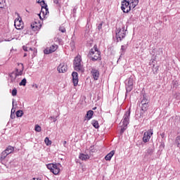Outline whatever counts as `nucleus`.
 Listing matches in <instances>:
<instances>
[{"instance_id": "obj_1", "label": "nucleus", "mask_w": 180, "mask_h": 180, "mask_svg": "<svg viewBox=\"0 0 180 180\" xmlns=\"http://www.w3.org/2000/svg\"><path fill=\"white\" fill-rule=\"evenodd\" d=\"M139 5V0H124L122 2L121 9L124 13H129Z\"/></svg>"}, {"instance_id": "obj_2", "label": "nucleus", "mask_w": 180, "mask_h": 180, "mask_svg": "<svg viewBox=\"0 0 180 180\" xmlns=\"http://www.w3.org/2000/svg\"><path fill=\"white\" fill-rule=\"evenodd\" d=\"M74 70L80 72H84V66L82 65V58L81 56L77 55L73 62Z\"/></svg>"}, {"instance_id": "obj_3", "label": "nucleus", "mask_w": 180, "mask_h": 180, "mask_svg": "<svg viewBox=\"0 0 180 180\" xmlns=\"http://www.w3.org/2000/svg\"><path fill=\"white\" fill-rule=\"evenodd\" d=\"M130 122V110H128L127 112H125L123 118L121 121V123H122V126L121 128L120 133H124V130L127 129V125L129 124Z\"/></svg>"}, {"instance_id": "obj_4", "label": "nucleus", "mask_w": 180, "mask_h": 180, "mask_svg": "<svg viewBox=\"0 0 180 180\" xmlns=\"http://www.w3.org/2000/svg\"><path fill=\"white\" fill-rule=\"evenodd\" d=\"M89 56L91 57L92 61H98V60H101V51L98 50L96 46H94V49L90 50Z\"/></svg>"}, {"instance_id": "obj_5", "label": "nucleus", "mask_w": 180, "mask_h": 180, "mask_svg": "<svg viewBox=\"0 0 180 180\" xmlns=\"http://www.w3.org/2000/svg\"><path fill=\"white\" fill-rule=\"evenodd\" d=\"M127 33V30H126L124 25H122L120 27L117 28V30H116L117 40L122 41V39L126 37Z\"/></svg>"}, {"instance_id": "obj_6", "label": "nucleus", "mask_w": 180, "mask_h": 180, "mask_svg": "<svg viewBox=\"0 0 180 180\" xmlns=\"http://www.w3.org/2000/svg\"><path fill=\"white\" fill-rule=\"evenodd\" d=\"M48 169H50L51 172H53L54 175H58L60 171L61 164L60 163H50L46 165Z\"/></svg>"}, {"instance_id": "obj_7", "label": "nucleus", "mask_w": 180, "mask_h": 180, "mask_svg": "<svg viewBox=\"0 0 180 180\" xmlns=\"http://www.w3.org/2000/svg\"><path fill=\"white\" fill-rule=\"evenodd\" d=\"M148 110V104H141V111L140 112V117L146 119L147 115H148V112H147V110Z\"/></svg>"}, {"instance_id": "obj_8", "label": "nucleus", "mask_w": 180, "mask_h": 180, "mask_svg": "<svg viewBox=\"0 0 180 180\" xmlns=\"http://www.w3.org/2000/svg\"><path fill=\"white\" fill-rule=\"evenodd\" d=\"M134 82L131 77L127 79L126 91L127 92H131L133 91Z\"/></svg>"}, {"instance_id": "obj_9", "label": "nucleus", "mask_w": 180, "mask_h": 180, "mask_svg": "<svg viewBox=\"0 0 180 180\" xmlns=\"http://www.w3.org/2000/svg\"><path fill=\"white\" fill-rule=\"evenodd\" d=\"M31 29L33 32H39L41 29V22L39 20H35L31 23Z\"/></svg>"}, {"instance_id": "obj_10", "label": "nucleus", "mask_w": 180, "mask_h": 180, "mask_svg": "<svg viewBox=\"0 0 180 180\" xmlns=\"http://www.w3.org/2000/svg\"><path fill=\"white\" fill-rule=\"evenodd\" d=\"M151 136H153V129H149L144 132L143 137V143H148L151 139Z\"/></svg>"}, {"instance_id": "obj_11", "label": "nucleus", "mask_w": 180, "mask_h": 180, "mask_svg": "<svg viewBox=\"0 0 180 180\" xmlns=\"http://www.w3.org/2000/svg\"><path fill=\"white\" fill-rule=\"evenodd\" d=\"M14 25L15 29L18 30H20V29H22L23 27V21H22V18L20 17H18L16 18L14 21Z\"/></svg>"}, {"instance_id": "obj_12", "label": "nucleus", "mask_w": 180, "mask_h": 180, "mask_svg": "<svg viewBox=\"0 0 180 180\" xmlns=\"http://www.w3.org/2000/svg\"><path fill=\"white\" fill-rule=\"evenodd\" d=\"M23 70H25L23 65L22 63H18V68H16L13 72L17 77H21V75H23Z\"/></svg>"}, {"instance_id": "obj_13", "label": "nucleus", "mask_w": 180, "mask_h": 180, "mask_svg": "<svg viewBox=\"0 0 180 180\" xmlns=\"http://www.w3.org/2000/svg\"><path fill=\"white\" fill-rule=\"evenodd\" d=\"M91 74L94 78V81H98L99 79V70L95 68H92L91 70Z\"/></svg>"}, {"instance_id": "obj_14", "label": "nucleus", "mask_w": 180, "mask_h": 180, "mask_svg": "<svg viewBox=\"0 0 180 180\" xmlns=\"http://www.w3.org/2000/svg\"><path fill=\"white\" fill-rule=\"evenodd\" d=\"M57 49H58V46L57 45H52L49 48H46L44 51V54H51V53H54V51H56Z\"/></svg>"}, {"instance_id": "obj_15", "label": "nucleus", "mask_w": 180, "mask_h": 180, "mask_svg": "<svg viewBox=\"0 0 180 180\" xmlns=\"http://www.w3.org/2000/svg\"><path fill=\"white\" fill-rule=\"evenodd\" d=\"M68 70V68H67V65H65V63H60L58 67V72H67V70Z\"/></svg>"}, {"instance_id": "obj_16", "label": "nucleus", "mask_w": 180, "mask_h": 180, "mask_svg": "<svg viewBox=\"0 0 180 180\" xmlns=\"http://www.w3.org/2000/svg\"><path fill=\"white\" fill-rule=\"evenodd\" d=\"M72 77L74 86H77V85H78V73L77 72H73L72 73Z\"/></svg>"}, {"instance_id": "obj_17", "label": "nucleus", "mask_w": 180, "mask_h": 180, "mask_svg": "<svg viewBox=\"0 0 180 180\" xmlns=\"http://www.w3.org/2000/svg\"><path fill=\"white\" fill-rule=\"evenodd\" d=\"M89 158H91V156H89L88 154L80 153L79 155V159L82 161H86V160H89Z\"/></svg>"}, {"instance_id": "obj_18", "label": "nucleus", "mask_w": 180, "mask_h": 180, "mask_svg": "<svg viewBox=\"0 0 180 180\" xmlns=\"http://www.w3.org/2000/svg\"><path fill=\"white\" fill-rule=\"evenodd\" d=\"M141 105L148 104L150 103V101H148V98L146 95H143V96L140 98Z\"/></svg>"}, {"instance_id": "obj_19", "label": "nucleus", "mask_w": 180, "mask_h": 180, "mask_svg": "<svg viewBox=\"0 0 180 180\" xmlns=\"http://www.w3.org/2000/svg\"><path fill=\"white\" fill-rule=\"evenodd\" d=\"M115 150H112L110 151L105 157V161H110L112 160V157H113V155H115Z\"/></svg>"}, {"instance_id": "obj_20", "label": "nucleus", "mask_w": 180, "mask_h": 180, "mask_svg": "<svg viewBox=\"0 0 180 180\" xmlns=\"http://www.w3.org/2000/svg\"><path fill=\"white\" fill-rule=\"evenodd\" d=\"M41 13L42 15H47V13H49V8H47V6L41 8V13L39 14L40 19H41Z\"/></svg>"}, {"instance_id": "obj_21", "label": "nucleus", "mask_w": 180, "mask_h": 180, "mask_svg": "<svg viewBox=\"0 0 180 180\" xmlns=\"http://www.w3.org/2000/svg\"><path fill=\"white\" fill-rule=\"evenodd\" d=\"M9 77L11 82H15V81H16V78H18V76L15 75V72L10 73Z\"/></svg>"}, {"instance_id": "obj_22", "label": "nucleus", "mask_w": 180, "mask_h": 180, "mask_svg": "<svg viewBox=\"0 0 180 180\" xmlns=\"http://www.w3.org/2000/svg\"><path fill=\"white\" fill-rule=\"evenodd\" d=\"M4 151H6L7 153V154H8V155L12 154V153L13 151H15V148H13V146H9L6 148V149Z\"/></svg>"}, {"instance_id": "obj_23", "label": "nucleus", "mask_w": 180, "mask_h": 180, "mask_svg": "<svg viewBox=\"0 0 180 180\" xmlns=\"http://www.w3.org/2000/svg\"><path fill=\"white\" fill-rule=\"evenodd\" d=\"M93 116H94V111L92 110H89L86 115V117H87V120H91Z\"/></svg>"}, {"instance_id": "obj_24", "label": "nucleus", "mask_w": 180, "mask_h": 180, "mask_svg": "<svg viewBox=\"0 0 180 180\" xmlns=\"http://www.w3.org/2000/svg\"><path fill=\"white\" fill-rule=\"evenodd\" d=\"M174 143L176 147H178V148H180V135L176 137Z\"/></svg>"}, {"instance_id": "obj_25", "label": "nucleus", "mask_w": 180, "mask_h": 180, "mask_svg": "<svg viewBox=\"0 0 180 180\" xmlns=\"http://www.w3.org/2000/svg\"><path fill=\"white\" fill-rule=\"evenodd\" d=\"M91 124L95 129H99V122H98V121L95 120H92Z\"/></svg>"}, {"instance_id": "obj_26", "label": "nucleus", "mask_w": 180, "mask_h": 180, "mask_svg": "<svg viewBox=\"0 0 180 180\" xmlns=\"http://www.w3.org/2000/svg\"><path fill=\"white\" fill-rule=\"evenodd\" d=\"M8 154L6 152V150H4L2 153H1V158L0 160L1 161H3V160H5V158H6V157H8Z\"/></svg>"}, {"instance_id": "obj_27", "label": "nucleus", "mask_w": 180, "mask_h": 180, "mask_svg": "<svg viewBox=\"0 0 180 180\" xmlns=\"http://www.w3.org/2000/svg\"><path fill=\"white\" fill-rule=\"evenodd\" d=\"M27 82V80H26V78H24L22 79V81L19 83L20 86H26V83Z\"/></svg>"}, {"instance_id": "obj_28", "label": "nucleus", "mask_w": 180, "mask_h": 180, "mask_svg": "<svg viewBox=\"0 0 180 180\" xmlns=\"http://www.w3.org/2000/svg\"><path fill=\"white\" fill-rule=\"evenodd\" d=\"M153 153H154V149L149 148L146 150V154L148 155H153Z\"/></svg>"}, {"instance_id": "obj_29", "label": "nucleus", "mask_w": 180, "mask_h": 180, "mask_svg": "<svg viewBox=\"0 0 180 180\" xmlns=\"http://www.w3.org/2000/svg\"><path fill=\"white\" fill-rule=\"evenodd\" d=\"M15 115L17 116V117H22V116H23V111L22 110H18L16 112H15Z\"/></svg>"}, {"instance_id": "obj_30", "label": "nucleus", "mask_w": 180, "mask_h": 180, "mask_svg": "<svg viewBox=\"0 0 180 180\" xmlns=\"http://www.w3.org/2000/svg\"><path fill=\"white\" fill-rule=\"evenodd\" d=\"M127 49V45H122L121 46V54H124V52Z\"/></svg>"}, {"instance_id": "obj_31", "label": "nucleus", "mask_w": 180, "mask_h": 180, "mask_svg": "<svg viewBox=\"0 0 180 180\" xmlns=\"http://www.w3.org/2000/svg\"><path fill=\"white\" fill-rule=\"evenodd\" d=\"M44 143L46 146H51V141L49 139V137H46L44 139Z\"/></svg>"}, {"instance_id": "obj_32", "label": "nucleus", "mask_w": 180, "mask_h": 180, "mask_svg": "<svg viewBox=\"0 0 180 180\" xmlns=\"http://www.w3.org/2000/svg\"><path fill=\"white\" fill-rule=\"evenodd\" d=\"M34 130H35V131L40 133V131H41V127H40L39 124H36Z\"/></svg>"}, {"instance_id": "obj_33", "label": "nucleus", "mask_w": 180, "mask_h": 180, "mask_svg": "<svg viewBox=\"0 0 180 180\" xmlns=\"http://www.w3.org/2000/svg\"><path fill=\"white\" fill-rule=\"evenodd\" d=\"M12 96H16V95H18V90L16 89V88H14L13 90H12Z\"/></svg>"}, {"instance_id": "obj_34", "label": "nucleus", "mask_w": 180, "mask_h": 180, "mask_svg": "<svg viewBox=\"0 0 180 180\" xmlns=\"http://www.w3.org/2000/svg\"><path fill=\"white\" fill-rule=\"evenodd\" d=\"M14 103H15V99H13V103H12L13 108L11 109V113H15V112Z\"/></svg>"}, {"instance_id": "obj_35", "label": "nucleus", "mask_w": 180, "mask_h": 180, "mask_svg": "<svg viewBox=\"0 0 180 180\" xmlns=\"http://www.w3.org/2000/svg\"><path fill=\"white\" fill-rule=\"evenodd\" d=\"M59 31L61 32V33H65L66 30H65V27L60 26L59 27Z\"/></svg>"}, {"instance_id": "obj_36", "label": "nucleus", "mask_w": 180, "mask_h": 180, "mask_svg": "<svg viewBox=\"0 0 180 180\" xmlns=\"http://www.w3.org/2000/svg\"><path fill=\"white\" fill-rule=\"evenodd\" d=\"M4 8V1L0 0V9Z\"/></svg>"}, {"instance_id": "obj_37", "label": "nucleus", "mask_w": 180, "mask_h": 180, "mask_svg": "<svg viewBox=\"0 0 180 180\" xmlns=\"http://www.w3.org/2000/svg\"><path fill=\"white\" fill-rule=\"evenodd\" d=\"M102 25H103L102 22L100 23V24H98V30H101L102 29Z\"/></svg>"}, {"instance_id": "obj_38", "label": "nucleus", "mask_w": 180, "mask_h": 180, "mask_svg": "<svg viewBox=\"0 0 180 180\" xmlns=\"http://www.w3.org/2000/svg\"><path fill=\"white\" fill-rule=\"evenodd\" d=\"M22 49L24 50V51H27V46H23Z\"/></svg>"}, {"instance_id": "obj_39", "label": "nucleus", "mask_w": 180, "mask_h": 180, "mask_svg": "<svg viewBox=\"0 0 180 180\" xmlns=\"http://www.w3.org/2000/svg\"><path fill=\"white\" fill-rule=\"evenodd\" d=\"M37 2L38 4H41L42 2H43V4H44V1H43V0H37Z\"/></svg>"}, {"instance_id": "obj_40", "label": "nucleus", "mask_w": 180, "mask_h": 180, "mask_svg": "<svg viewBox=\"0 0 180 180\" xmlns=\"http://www.w3.org/2000/svg\"><path fill=\"white\" fill-rule=\"evenodd\" d=\"M11 119H15V113L11 114Z\"/></svg>"}, {"instance_id": "obj_41", "label": "nucleus", "mask_w": 180, "mask_h": 180, "mask_svg": "<svg viewBox=\"0 0 180 180\" xmlns=\"http://www.w3.org/2000/svg\"><path fill=\"white\" fill-rule=\"evenodd\" d=\"M33 88H36V89H37V88H39V86L37 84H34L32 85Z\"/></svg>"}, {"instance_id": "obj_42", "label": "nucleus", "mask_w": 180, "mask_h": 180, "mask_svg": "<svg viewBox=\"0 0 180 180\" xmlns=\"http://www.w3.org/2000/svg\"><path fill=\"white\" fill-rule=\"evenodd\" d=\"M50 119H52L54 122H57V119H56L54 117H50Z\"/></svg>"}, {"instance_id": "obj_43", "label": "nucleus", "mask_w": 180, "mask_h": 180, "mask_svg": "<svg viewBox=\"0 0 180 180\" xmlns=\"http://www.w3.org/2000/svg\"><path fill=\"white\" fill-rule=\"evenodd\" d=\"M160 136L162 137V139H164V137H165V133H162L160 134Z\"/></svg>"}, {"instance_id": "obj_44", "label": "nucleus", "mask_w": 180, "mask_h": 180, "mask_svg": "<svg viewBox=\"0 0 180 180\" xmlns=\"http://www.w3.org/2000/svg\"><path fill=\"white\" fill-rule=\"evenodd\" d=\"M53 2L57 5L58 4V0H53Z\"/></svg>"}, {"instance_id": "obj_45", "label": "nucleus", "mask_w": 180, "mask_h": 180, "mask_svg": "<svg viewBox=\"0 0 180 180\" xmlns=\"http://www.w3.org/2000/svg\"><path fill=\"white\" fill-rule=\"evenodd\" d=\"M67 144V141H65L64 142H63V146H64V147H65V145Z\"/></svg>"}, {"instance_id": "obj_46", "label": "nucleus", "mask_w": 180, "mask_h": 180, "mask_svg": "<svg viewBox=\"0 0 180 180\" xmlns=\"http://www.w3.org/2000/svg\"><path fill=\"white\" fill-rule=\"evenodd\" d=\"M94 149V146L90 147V150H92Z\"/></svg>"}, {"instance_id": "obj_47", "label": "nucleus", "mask_w": 180, "mask_h": 180, "mask_svg": "<svg viewBox=\"0 0 180 180\" xmlns=\"http://www.w3.org/2000/svg\"><path fill=\"white\" fill-rule=\"evenodd\" d=\"M27 56V53H25V54H24V57H26Z\"/></svg>"}, {"instance_id": "obj_48", "label": "nucleus", "mask_w": 180, "mask_h": 180, "mask_svg": "<svg viewBox=\"0 0 180 180\" xmlns=\"http://www.w3.org/2000/svg\"><path fill=\"white\" fill-rule=\"evenodd\" d=\"M96 107H94V108H93V110H96Z\"/></svg>"}, {"instance_id": "obj_49", "label": "nucleus", "mask_w": 180, "mask_h": 180, "mask_svg": "<svg viewBox=\"0 0 180 180\" xmlns=\"http://www.w3.org/2000/svg\"><path fill=\"white\" fill-rule=\"evenodd\" d=\"M161 52L162 53V49H160Z\"/></svg>"}, {"instance_id": "obj_50", "label": "nucleus", "mask_w": 180, "mask_h": 180, "mask_svg": "<svg viewBox=\"0 0 180 180\" xmlns=\"http://www.w3.org/2000/svg\"><path fill=\"white\" fill-rule=\"evenodd\" d=\"M30 50H32V48H30Z\"/></svg>"}]
</instances>
